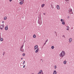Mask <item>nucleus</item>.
I'll return each instance as SVG.
<instances>
[{
  "label": "nucleus",
  "instance_id": "43",
  "mask_svg": "<svg viewBox=\"0 0 74 74\" xmlns=\"http://www.w3.org/2000/svg\"><path fill=\"white\" fill-rule=\"evenodd\" d=\"M40 60H41H41H42V59H41Z\"/></svg>",
  "mask_w": 74,
  "mask_h": 74
},
{
  "label": "nucleus",
  "instance_id": "45",
  "mask_svg": "<svg viewBox=\"0 0 74 74\" xmlns=\"http://www.w3.org/2000/svg\"><path fill=\"white\" fill-rule=\"evenodd\" d=\"M43 74V73H42V74Z\"/></svg>",
  "mask_w": 74,
  "mask_h": 74
},
{
  "label": "nucleus",
  "instance_id": "40",
  "mask_svg": "<svg viewBox=\"0 0 74 74\" xmlns=\"http://www.w3.org/2000/svg\"><path fill=\"white\" fill-rule=\"evenodd\" d=\"M43 14H44V15H45V13H43Z\"/></svg>",
  "mask_w": 74,
  "mask_h": 74
},
{
  "label": "nucleus",
  "instance_id": "4",
  "mask_svg": "<svg viewBox=\"0 0 74 74\" xmlns=\"http://www.w3.org/2000/svg\"><path fill=\"white\" fill-rule=\"evenodd\" d=\"M38 48V45H36L34 46V50H36V49Z\"/></svg>",
  "mask_w": 74,
  "mask_h": 74
},
{
  "label": "nucleus",
  "instance_id": "16",
  "mask_svg": "<svg viewBox=\"0 0 74 74\" xmlns=\"http://www.w3.org/2000/svg\"><path fill=\"white\" fill-rule=\"evenodd\" d=\"M0 28L1 30H3V29L2 27L1 26H0Z\"/></svg>",
  "mask_w": 74,
  "mask_h": 74
},
{
  "label": "nucleus",
  "instance_id": "41",
  "mask_svg": "<svg viewBox=\"0 0 74 74\" xmlns=\"http://www.w3.org/2000/svg\"><path fill=\"white\" fill-rule=\"evenodd\" d=\"M56 36H57V34H56Z\"/></svg>",
  "mask_w": 74,
  "mask_h": 74
},
{
  "label": "nucleus",
  "instance_id": "1",
  "mask_svg": "<svg viewBox=\"0 0 74 74\" xmlns=\"http://www.w3.org/2000/svg\"><path fill=\"white\" fill-rule=\"evenodd\" d=\"M65 54H66L65 53V51H62L60 54L59 56L60 57H62V58H63Z\"/></svg>",
  "mask_w": 74,
  "mask_h": 74
},
{
  "label": "nucleus",
  "instance_id": "46",
  "mask_svg": "<svg viewBox=\"0 0 74 74\" xmlns=\"http://www.w3.org/2000/svg\"><path fill=\"white\" fill-rule=\"evenodd\" d=\"M72 14H73V12H72Z\"/></svg>",
  "mask_w": 74,
  "mask_h": 74
},
{
  "label": "nucleus",
  "instance_id": "17",
  "mask_svg": "<svg viewBox=\"0 0 74 74\" xmlns=\"http://www.w3.org/2000/svg\"><path fill=\"white\" fill-rule=\"evenodd\" d=\"M33 38H36V35L34 34L33 36Z\"/></svg>",
  "mask_w": 74,
  "mask_h": 74
},
{
  "label": "nucleus",
  "instance_id": "8",
  "mask_svg": "<svg viewBox=\"0 0 74 74\" xmlns=\"http://www.w3.org/2000/svg\"><path fill=\"white\" fill-rule=\"evenodd\" d=\"M56 73H57V72H56V70H54L53 73V74H56Z\"/></svg>",
  "mask_w": 74,
  "mask_h": 74
},
{
  "label": "nucleus",
  "instance_id": "10",
  "mask_svg": "<svg viewBox=\"0 0 74 74\" xmlns=\"http://www.w3.org/2000/svg\"><path fill=\"white\" fill-rule=\"evenodd\" d=\"M41 73H43V72H42V70H40L39 71V74H41Z\"/></svg>",
  "mask_w": 74,
  "mask_h": 74
},
{
  "label": "nucleus",
  "instance_id": "38",
  "mask_svg": "<svg viewBox=\"0 0 74 74\" xmlns=\"http://www.w3.org/2000/svg\"><path fill=\"white\" fill-rule=\"evenodd\" d=\"M65 1H69V0H65Z\"/></svg>",
  "mask_w": 74,
  "mask_h": 74
},
{
  "label": "nucleus",
  "instance_id": "35",
  "mask_svg": "<svg viewBox=\"0 0 74 74\" xmlns=\"http://www.w3.org/2000/svg\"><path fill=\"white\" fill-rule=\"evenodd\" d=\"M66 30H69V29L67 28V29H66Z\"/></svg>",
  "mask_w": 74,
  "mask_h": 74
},
{
  "label": "nucleus",
  "instance_id": "11",
  "mask_svg": "<svg viewBox=\"0 0 74 74\" xmlns=\"http://www.w3.org/2000/svg\"><path fill=\"white\" fill-rule=\"evenodd\" d=\"M44 5H45V4H42L41 5V6L42 8H43V7H44Z\"/></svg>",
  "mask_w": 74,
  "mask_h": 74
},
{
  "label": "nucleus",
  "instance_id": "5",
  "mask_svg": "<svg viewBox=\"0 0 74 74\" xmlns=\"http://www.w3.org/2000/svg\"><path fill=\"white\" fill-rule=\"evenodd\" d=\"M38 51H39V49L37 48V49L36 50L35 52V53H37Z\"/></svg>",
  "mask_w": 74,
  "mask_h": 74
},
{
  "label": "nucleus",
  "instance_id": "27",
  "mask_svg": "<svg viewBox=\"0 0 74 74\" xmlns=\"http://www.w3.org/2000/svg\"><path fill=\"white\" fill-rule=\"evenodd\" d=\"M22 56H25V53H23V54Z\"/></svg>",
  "mask_w": 74,
  "mask_h": 74
},
{
  "label": "nucleus",
  "instance_id": "9",
  "mask_svg": "<svg viewBox=\"0 0 74 74\" xmlns=\"http://www.w3.org/2000/svg\"><path fill=\"white\" fill-rule=\"evenodd\" d=\"M24 49H20V51L21 52H24Z\"/></svg>",
  "mask_w": 74,
  "mask_h": 74
},
{
  "label": "nucleus",
  "instance_id": "48",
  "mask_svg": "<svg viewBox=\"0 0 74 74\" xmlns=\"http://www.w3.org/2000/svg\"><path fill=\"white\" fill-rule=\"evenodd\" d=\"M42 62H43V60H42Z\"/></svg>",
  "mask_w": 74,
  "mask_h": 74
},
{
  "label": "nucleus",
  "instance_id": "25",
  "mask_svg": "<svg viewBox=\"0 0 74 74\" xmlns=\"http://www.w3.org/2000/svg\"><path fill=\"white\" fill-rule=\"evenodd\" d=\"M69 13L70 14H72V12H69Z\"/></svg>",
  "mask_w": 74,
  "mask_h": 74
},
{
  "label": "nucleus",
  "instance_id": "21",
  "mask_svg": "<svg viewBox=\"0 0 74 74\" xmlns=\"http://www.w3.org/2000/svg\"><path fill=\"white\" fill-rule=\"evenodd\" d=\"M1 41H3V38H0Z\"/></svg>",
  "mask_w": 74,
  "mask_h": 74
},
{
  "label": "nucleus",
  "instance_id": "44",
  "mask_svg": "<svg viewBox=\"0 0 74 74\" xmlns=\"http://www.w3.org/2000/svg\"><path fill=\"white\" fill-rule=\"evenodd\" d=\"M38 74H39V73H38Z\"/></svg>",
  "mask_w": 74,
  "mask_h": 74
},
{
  "label": "nucleus",
  "instance_id": "12",
  "mask_svg": "<svg viewBox=\"0 0 74 74\" xmlns=\"http://www.w3.org/2000/svg\"><path fill=\"white\" fill-rule=\"evenodd\" d=\"M19 4H21V5L22 4H23V2H22V1H20L19 2Z\"/></svg>",
  "mask_w": 74,
  "mask_h": 74
},
{
  "label": "nucleus",
  "instance_id": "29",
  "mask_svg": "<svg viewBox=\"0 0 74 74\" xmlns=\"http://www.w3.org/2000/svg\"><path fill=\"white\" fill-rule=\"evenodd\" d=\"M25 66H25V65H24L23 66V68H25Z\"/></svg>",
  "mask_w": 74,
  "mask_h": 74
},
{
  "label": "nucleus",
  "instance_id": "24",
  "mask_svg": "<svg viewBox=\"0 0 74 74\" xmlns=\"http://www.w3.org/2000/svg\"><path fill=\"white\" fill-rule=\"evenodd\" d=\"M4 20H6V19H7V17H5L4 18Z\"/></svg>",
  "mask_w": 74,
  "mask_h": 74
},
{
  "label": "nucleus",
  "instance_id": "26",
  "mask_svg": "<svg viewBox=\"0 0 74 74\" xmlns=\"http://www.w3.org/2000/svg\"><path fill=\"white\" fill-rule=\"evenodd\" d=\"M48 39L45 42V43H46V42H48Z\"/></svg>",
  "mask_w": 74,
  "mask_h": 74
},
{
  "label": "nucleus",
  "instance_id": "13",
  "mask_svg": "<svg viewBox=\"0 0 74 74\" xmlns=\"http://www.w3.org/2000/svg\"><path fill=\"white\" fill-rule=\"evenodd\" d=\"M60 21L61 22H64V20L62 19H60Z\"/></svg>",
  "mask_w": 74,
  "mask_h": 74
},
{
  "label": "nucleus",
  "instance_id": "31",
  "mask_svg": "<svg viewBox=\"0 0 74 74\" xmlns=\"http://www.w3.org/2000/svg\"><path fill=\"white\" fill-rule=\"evenodd\" d=\"M25 61H24L23 63V64H25Z\"/></svg>",
  "mask_w": 74,
  "mask_h": 74
},
{
  "label": "nucleus",
  "instance_id": "28",
  "mask_svg": "<svg viewBox=\"0 0 74 74\" xmlns=\"http://www.w3.org/2000/svg\"><path fill=\"white\" fill-rule=\"evenodd\" d=\"M56 65H55V69H56Z\"/></svg>",
  "mask_w": 74,
  "mask_h": 74
},
{
  "label": "nucleus",
  "instance_id": "2",
  "mask_svg": "<svg viewBox=\"0 0 74 74\" xmlns=\"http://www.w3.org/2000/svg\"><path fill=\"white\" fill-rule=\"evenodd\" d=\"M38 24H39L40 25H41L42 24V20H41V18L38 19Z\"/></svg>",
  "mask_w": 74,
  "mask_h": 74
},
{
  "label": "nucleus",
  "instance_id": "20",
  "mask_svg": "<svg viewBox=\"0 0 74 74\" xmlns=\"http://www.w3.org/2000/svg\"><path fill=\"white\" fill-rule=\"evenodd\" d=\"M3 29L4 28V25H1Z\"/></svg>",
  "mask_w": 74,
  "mask_h": 74
},
{
  "label": "nucleus",
  "instance_id": "23",
  "mask_svg": "<svg viewBox=\"0 0 74 74\" xmlns=\"http://www.w3.org/2000/svg\"><path fill=\"white\" fill-rule=\"evenodd\" d=\"M23 46H24V45L23 44V45L22 46V47H21L20 49H22L23 48Z\"/></svg>",
  "mask_w": 74,
  "mask_h": 74
},
{
  "label": "nucleus",
  "instance_id": "30",
  "mask_svg": "<svg viewBox=\"0 0 74 74\" xmlns=\"http://www.w3.org/2000/svg\"><path fill=\"white\" fill-rule=\"evenodd\" d=\"M4 54H5V52H3V55L4 56Z\"/></svg>",
  "mask_w": 74,
  "mask_h": 74
},
{
  "label": "nucleus",
  "instance_id": "32",
  "mask_svg": "<svg viewBox=\"0 0 74 74\" xmlns=\"http://www.w3.org/2000/svg\"><path fill=\"white\" fill-rule=\"evenodd\" d=\"M63 37H65V36L64 35H63L62 36Z\"/></svg>",
  "mask_w": 74,
  "mask_h": 74
},
{
  "label": "nucleus",
  "instance_id": "18",
  "mask_svg": "<svg viewBox=\"0 0 74 74\" xmlns=\"http://www.w3.org/2000/svg\"><path fill=\"white\" fill-rule=\"evenodd\" d=\"M51 49H54V46H51Z\"/></svg>",
  "mask_w": 74,
  "mask_h": 74
},
{
  "label": "nucleus",
  "instance_id": "19",
  "mask_svg": "<svg viewBox=\"0 0 74 74\" xmlns=\"http://www.w3.org/2000/svg\"><path fill=\"white\" fill-rule=\"evenodd\" d=\"M66 63H67V62H66V61H64V64H66Z\"/></svg>",
  "mask_w": 74,
  "mask_h": 74
},
{
  "label": "nucleus",
  "instance_id": "36",
  "mask_svg": "<svg viewBox=\"0 0 74 74\" xmlns=\"http://www.w3.org/2000/svg\"><path fill=\"white\" fill-rule=\"evenodd\" d=\"M45 44H46V43H45H45H44V45H45Z\"/></svg>",
  "mask_w": 74,
  "mask_h": 74
},
{
  "label": "nucleus",
  "instance_id": "33",
  "mask_svg": "<svg viewBox=\"0 0 74 74\" xmlns=\"http://www.w3.org/2000/svg\"><path fill=\"white\" fill-rule=\"evenodd\" d=\"M12 0H9L10 2H11V1H12Z\"/></svg>",
  "mask_w": 74,
  "mask_h": 74
},
{
  "label": "nucleus",
  "instance_id": "14",
  "mask_svg": "<svg viewBox=\"0 0 74 74\" xmlns=\"http://www.w3.org/2000/svg\"><path fill=\"white\" fill-rule=\"evenodd\" d=\"M69 12H72V9H71L70 10H69Z\"/></svg>",
  "mask_w": 74,
  "mask_h": 74
},
{
  "label": "nucleus",
  "instance_id": "7",
  "mask_svg": "<svg viewBox=\"0 0 74 74\" xmlns=\"http://www.w3.org/2000/svg\"><path fill=\"white\" fill-rule=\"evenodd\" d=\"M57 8L58 9V10H59V9H60V8H59V5H57Z\"/></svg>",
  "mask_w": 74,
  "mask_h": 74
},
{
  "label": "nucleus",
  "instance_id": "6",
  "mask_svg": "<svg viewBox=\"0 0 74 74\" xmlns=\"http://www.w3.org/2000/svg\"><path fill=\"white\" fill-rule=\"evenodd\" d=\"M69 42H71V41H72V38H70L69 39Z\"/></svg>",
  "mask_w": 74,
  "mask_h": 74
},
{
  "label": "nucleus",
  "instance_id": "34",
  "mask_svg": "<svg viewBox=\"0 0 74 74\" xmlns=\"http://www.w3.org/2000/svg\"><path fill=\"white\" fill-rule=\"evenodd\" d=\"M2 23H4V21H2Z\"/></svg>",
  "mask_w": 74,
  "mask_h": 74
},
{
  "label": "nucleus",
  "instance_id": "42",
  "mask_svg": "<svg viewBox=\"0 0 74 74\" xmlns=\"http://www.w3.org/2000/svg\"><path fill=\"white\" fill-rule=\"evenodd\" d=\"M21 60L23 59V58H21Z\"/></svg>",
  "mask_w": 74,
  "mask_h": 74
},
{
  "label": "nucleus",
  "instance_id": "3",
  "mask_svg": "<svg viewBox=\"0 0 74 74\" xmlns=\"http://www.w3.org/2000/svg\"><path fill=\"white\" fill-rule=\"evenodd\" d=\"M8 25H6V26L5 27V30H7L8 28Z\"/></svg>",
  "mask_w": 74,
  "mask_h": 74
},
{
  "label": "nucleus",
  "instance_id": "22",
  "mask_svg": "<svg viewBox=\"0 0 74 74\" xmlns=\"http://www.w3.org/2000/svg\"><path fill=\"white\" fill-rule=\"evenodd\" d=\"M20 1H22L23 2H23H24L25 0H19Z\"/></svg>",
  "mask_w": 74,
  "mask_h": 74
},
{
  "label": "nucleus",
  "instance_id": "47",
  "mask_svg": "<svg viewBox=\"0 0 74 74\" xmlns=\"http://www.w3.org/2000/svg\"><path fill=\"white\" fill-rule=\"evenodd\" d=\"M32 74H34V73H32Z\"/></svg>",
  "mask_w": 74,
  "mask_h": 74
},
{
  "label": "nucleus",
  "instance_id": "37",
  "mask_svg": "<svg viewBox=\"0 0 74 74\" xmlns=\"http://www.w3.org/2000/svg\"><path fill=\"white\" fill-rule=\"evenodd\" d=\"M67 28H68V29H69V27L68 26H67Z\"/></svg>",
  "mask_w": 74,
  "mask_h": 74
},
{
  "label": "nucleus",
  "instance_id": "15",
  "mask_svg": "<svg viewBox=\"0 0 74 74\" xmlns=\"http://www.w3.org/2000/svg\"><path fill=\"white\" fill-rule=\"evenodd\" d=\"M62 25H65V22H64V21L62 22Z\"/></svg>",
  "mask_w": 74,
  "mask_h": 74
},
{
  "label": "nucleus",
  "instance_id": "39",
  "mask_svg": "<svg viewBox=\"0 0 74 74\" xmlns=\"http://www.w3.org/2000/svg\"><path fill=\"white\" fill-rule=\"evenodd\" d=\"M55 33H56V32H55Z\"/></svg>",
  "mask_w": 74,
  "mask_h": 74
}]
</instances>
